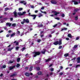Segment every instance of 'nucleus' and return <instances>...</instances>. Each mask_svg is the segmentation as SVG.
Segmentation results:
<instances>
[{
	"label": "nucleus",
	"mask_w": 80,
	"mask_h": 80,
	"mask_svg": "<svg viewBox=\"0 0 80 80\" xmlns=\"http://www.w3.org/2000/svg\"><path fill=\"white\" fill-rule=\"evenodd\" d=\"M62 39H60L59 40V42H58V41H56V42H55L53 44L54 45H57L58 44L59 45H61V44H62Z\"/></svg>",
	"instance_id": "nucleus-1"
},
{
	"label": "nucleus",
	"mask_w": 80,
	"mask_h": 80,
	"mask_svg": "<svg viewBox=\"0 0 80 80\" xmlns=\"http://www.w3.org/2000/svg\"><path fill=\"white\" fill-rule=\"evenodd\" d=\"M33 53H34V54L33 56V57H36L37 56L40 55V52L38 51L34 52H33Z\"/></svg>",
	"instance_id": "nucleus-2"
},
{
	"label": "nucleus",
	"mask_w": 80,
	"mask_h": 80,
	"mask_svg": "<svg viewBox=\"0 0 80 80\" xmlns=\"http://www.w3.org/2000/svg\"><path fill=\"white\" fill-rule=\"evenodd\" d=\"M25 13H26V12H22V13L21 12H18V15H19V16H22V15H25Z\"/></svg>",
	"instance_id": "nucleus-3"
},
{
	"label": "nucleus",
	"mask_w": 80,
	"mask_h": 80,
	"mask_svg": "<svg viewBox=\"0 0 80 80\" xmlns=\"http://www.w3.org/2000/svg\"><path fill=\"white\" fill-rule=\"evenodd\" d=\"M23 21L25 22V23H29L30 21H29V20L28 19H23Z\"/></svg>",
	"instance_id": "nucleus-4"
},
{
	"label": "nucleus",
	"mask_w": 80,
	"mask_h": 80,
	"mask_svg": "<svg viewBox=\"0 0 80 80\" xmlns=\"http://www.w3.org/2000/svg\"><path fill=\"white\" fill-rule=\"evenodd\" d=\"M52 13H54V15H55V16H57V15H58V14H60V13L59 12H57V11H52Z\"/></svg>",
	"instance_id": "nucleus-5"
},
{
	"label": "nucleus",
	"mask_w": 80,
	"mask_h": 80,
	"mask_svg": "<svg viewBox=\"0 0 80 80\" xmlns=\"http://www.w3.org/2000/svg\"><path fill=\"white\" fill-rule=\"evenodd\" d=\"M16 66H13L12 67L10 66L9 67V70H13V68H15Z\"/></svg>",
	"instance_id": "nucleus-6"
},
{
	"label": "nucleus",
	"mask_w": 80,
	"mask_h": 80,
	"mask_svg": "<svg viewBox=\"0 0 80 80\" xmlns=\"http://www.w3.org/2000/svg\"><path fill=\"white\" fill-rule=\"evenodd\" d=\"M37 16V15L35 14L31 15V17H33V20H35V18H36Z\"/></svg>",
	"instance_id": "nucleus-7"
},
{
	"label": "nucleus",
	"mask_w": 80,
	"mask_h": 80,
	"mask_svg": "<svg viewBox=\"0 0 80 80\" xmlns=\"http://www.w3.org/2000/svg\"><path fill=\"white\" fill-rule=\"evenodd\" d=\"M51 2L52 3V4H57V2L54 0H52Z\"/></svg>",
	"instance_id": "nucleus-8"
},
{
	"label": "nucleus",
	"mask_w": 80,
	"mask_h": 80,
	"mask_svg": "<svg viewBox=\"0 0 80 80\" xmlns=\"http://www.w3.org/2000/svg\"><path fill=\"white\" fill-rule=\"evenodd\" d=\"M13 14L14 16L15 17H17V12H16V11H15L13 12Z\"/></svg>",
	"instance_id": "nucleus-9"
},
{
	"label": "nucleus",
	"mask_w": 80,
	"mask_h": 80,
	"mask_svg": "<svg viewBox=\"0 0 80 80\" xmlns=\"http://www.w3.org/2000/svg\"><path fill=\"white\" fill-rule=\"evenodd\" d=\"M72 2H74V5H78V2L75 1V0H72Z\"/></svg>",
	"instance_id": "nucleus-10"
},
{
	"label": "nucleus",
	"mask_w": 80,
	"mask_h": 80,
	"mask_svg": "<svg viewBox=\"0 0 80 80\" xmlns=\"http://www.w3.org/2000/svg\"><path fill=\"white\" fill-rule=\"evenodd\" d=\"M25 75L26 77H30V73L28 72H26Z\"/></svg>",
	"instance_id": "nucleus-11"
},
{
	"label": "nucleus",
	"mask_w": 80,
	"mask_h": 80,
	"mask_svg": "<svg viewBox=\"0 0 80 80\" xmlns=\"http://www.w3.org/2000/svg\"><path fill=\"white\" fill-rule=\"evenodd\" d=\"M17 75V74L14 73L13 74L11 75L10 76V77H15Z\"/></svg>",
	"instance_id": "nucleus-12"
},
{
	"label": "nucleus",
	"mask_w": 80,
	"mask_h": 80,
	"mask_svg": "<svg viewBox=\"0 0 80 80\" xmlns=\"http://www.w3.org/2000/svg\"><path fill=\"white\" fill-rule=\"evenodd\" d=\"M51 58H49L48 59L45 60L46 62H50V61H51Z\"/></svg>",
	"instance_id": "nucleus-13"
},
{
	"label": "nucleus",
	"mask_w": 80,
	"mask_h": 80,
	"mask_svg": "<svg viewBox=\"0 0 80 80\" xmlns=\"http://www.w3.org/2000/svg\"><path fill=\"white\" fill-rule=\"evenodd\" d=\"M68 37H69V38H72V34L70 33L68 34Z\"/></svg>",
	"instance_id": "nucleus-14"
},
{
	"label": "nucleus",
	"mask_w": 80,
	"mask_h": 80,
	"mask_svg": "<svg viewBox=\"0 0 80 80\" xmlns=\"http://www.w3.org/2000/svg\"><path fill=\"white\" fill-rule=\"evenodd\" d=\"M15 34H16V33H15V32H14L12 34H11L10 37H13V36H14V35H15Z\"/></svg>",
	"instance_id": "nucleus-15"
},
{
	"label": "nucleus",
	"mask_w": 80,
	"mask_h": 80,
	"mask_svg": "<svg viewBox=\"0 0 80 80\" xmlns=\"http://www.w3.org/2000/svg\"><path fill=\"white\" fill-rule=\"evenodd\" d=\"M11 25L12 24L10 23V22H7L6 23V25H8V26H9V27H10Z\"/></svg>",
	"instance_id": "nucleus-16"
},
{
	"label": "nucleus",
	"mask_w": 80,
	"mask_h": 80,
	"mask_svg": "<svg viewBox=\"0 0 80 80\" xmlns=\"http://www.w3.org/2000/svg\"><path fill=\"white\" fill-rule=\"evenodd\" d=\"M69 55V54L68 53H65L64 55V57H68Z\"/></svg>",
	"instance_id": "nucleus-17"
},
{
	"label": "nucleus",
	"mask_w": 80,
	"mask_h": 80,
	"mask_svg": "<svg viewBox=\"0 0 80 80\" xmlns=\"http://www.w3.org/2000/svg\"><path fill=\"white\" fill-rule=\"evenodd\" d=\"M38 27H39V28L40 27H43V25L42 24H39L38 25Z\"/></svg>",
	"instance_id": "nucleus-18"
},
{
	"label": "nucleus",
	"mask_w": 80,
	"mask_h": 80,
	"mask_svg": "<svg viewBox=\"0 0 80 80\" xmlns=\"http://www.w3.org/2000/svg\"><path fill=\"white\" fill-rule=\"evenodd\" d=\"M42 72L41 71H39L38 73V75H42Z\"/></svg>",
	"instance_id": "nucleus-19"
},
{
	"label": "nucleus",
	"mask_w": 80,
	"mask_h": 80,
	"mask_svg": "<svg viewBox=\"0 0 80 80\" xmlns=\"http://www.w3.org/2000/svg\"><path fill=\"white\" fill-rule=\"evenodd\" d=\"M32 69H33V67L31 66L29 68V71L31 72V71L32 70Z\"/></svg>",
	"instance_id": "nucleus-20"
},
{
	"label": "nucleus",
	"mask_w": 80,
	"mask_h": 80,
	"mask_svg": "<svg viewBox=\"0 0 80 80\" xmlns=\"http://www.w3.org/2000/svg\"><path fill=\"white\" fill-rule=\"evenodd\" d=\"M67 30V28H64L61 30V31H62L63 30Z\"/></svg>",
	"instance_id": "nucleus-21"
},
{
	"label": "nucleus",
	"mask_w": 80,
	"mask_h": 80,
	"mask_svg": "<svg viewBox=\"0 0 80 80\" xmlns=\"http://www.w3.org/2000/svg\"><path fill=\"white\" fill-rule=\"evenodd\" d=\"M16 23H13L12 24V27H16Z\"/></svg>",
	"instance_id": "nucleus-22"
},
{
	"label": "nucleus",
	"mask_w": 80,
	"mask_h": 80,
	"mask_svg": "<svg viewBox=\"0 0 80 80\" xmlns=\"http://www.w3.org/2000/svg\"><path fill=\"white\" fill-rule=\"evenodd\" d=\"M36 68L37 70H40V68L39 67H36Z\"/></svg>",
	"instance_id": "nucleus-23"
},
{
	"label": "nucleus",
	"mask_w": 80,
	"mask_h": 80,
	"mask_svg": "<svg viewBox=\"0 0 80 80\" xmlns=\"http://www.w3.org/2000/svg\"><path fill=\"white\" fill-rule=\"evenodd\" d=\"M26 49V48L25 47H23L21 49V50L22 52H23Z\"/></svg>",
	"instance_id": "nucleus-24"
},
{
	"label": "nucleus",
	"mask_w": 80,
	"mask_h": 80,
	"mask_svg": "<svg viewBox=\"0 0 80 80\" xmlns=\"http://www.w3.org/2000/svg\"><path fill=\"white\" fill-rule=\"evenodd\" d=\"M12 49H13V48H8V51H12Z\"/></svg>",
	"instance_id": "nucleus-25"
},
{
	"label": "nucleus",
	"mask_w": 80,
	"mask_h": 80,
	"mask_svg": "<svg viewBox=\"0 0 80 80\" xmlns=\"http://www.w3.org/2000/svg\"><path fill=\"white\" fill-rule=\"evenodd\" d=\"M78 10H79L78 9H75L74 10V12H77L78 11Z\"/></svg>",
	"instance_id": "nucleus-26"
},
{
	"label": "nucleus",
	"mask_w": 80,
	"mask_h": 80,
	"mask_svg": "<svg viewBox=\"0 0 80 80\" xmlns=\"http://www.w3.org/2000/svg\"><path fill=\"white\" fill-rule=\"evenodd\" d=\"M20 60V58H18L17 59V62H19Z\"/></svg>",
	"instance_id": "nucleus-27"
},
{
	"label": "nucleus",
	"mask_w": 80,
	"mask_h": 80,
	"mask_svg": "<svg viewBox=\"0 0 80 80\" xmlns=\"http://www.w3.org/2000/svg\"><path fill=\"white\" fill-rule=\"evenodd\" d=\"M20 64H17L16 65V67L17 68H18V67H20Z\"/></svg>",
	"instance_id": "nucleus-28"
},
{
	"label": "nucleus",
	"mask_w": 80,
	"mask_h": 80,
	"mask_svg": "<svg viewBox=\"0 0 80 80\" xmlns=\"http://www.w3.org/2000/svg\"><path fill=\"white\" fill-rule=\"evenodd\" d=\"M77 47H78V45H75L74 46V48H76Z\"/></svg>",
	"instance_id": "nucleus-29"
},
{
	"label": "nucleus",
	"mask_w": 80,
	"mask_h": 80,
	"mask_svg": "<svg viewBox=\"0 0 80 80\" xmlns=\"http://www.w3.org/2000/svg\"><path fill=\"white\" fill-rule=\"evenodd\" d=\"M19 48H20V47H17L16 48V50H19Z\"/></svg>",
	"instance_id": "nucleus-30"
},
{
	"label": "nucleus",
	"mask_w": 80,
	"mask_h": 80,
	"mask_svg": "<svg viewBox=\"0 0 80 80\" xmlns=\"http://www.w3.org/2000/svg\"><path fill=\"white\" fill-rule=\"evenodd\" d=\"M38 16V17H39V18L41 17H42V16H43V15H42L41 13H40V14Z\"/></svg>",
	"instance_id": "nucleus-31"
},
{
	"label": "nucleus",
	"mask_w": 80,
	"mask_h": 80,
	"mask_svg": "<svg viewBox=\"0 0 80 80\" xmlns=\"http://www.w3.org/2000/svg\"><path fill=\"white\" fill-rule=\"evenodd\" d=\"M78 19V16H76L75 18V20H77Z\"/></svg>",
	"instance_id": "nucleus-32"
},
{
	"label": "nucleus",
	"mask_w": 80,
	"mask_h": 80,
	"mask_svg": "<svg viewBox=\"0 0 80 80\" xmlns=\"http://www.w3.org/2000/svg\"><path fill=\"white\" fill-rule=\"evenodd\" d=\"M7 66L6 65H4L2 66V68H5Z\"/></svg>",
	"instance_id": "nucleus-33"
},
{
	"label": "nucleus",
	"mask_w": 80,
	"mask_h": 80,
	"mask_svg": "<svg viewBox=\"0 0 80 80\" xmlns=\"http://www.w3.org/2000/svg\"><path fill=\"white\" fill-rule=\"evenodd\" d=\"M40 12H41L42 13H45V14H47V12H43L42 11V10H41V11H40Z\"/></svg>",
	"instance_id": "nucleus-34"
},
{
	"label": "nucleus",
	"mask_w": 80,
	"mask_h": 80,
	"mask_svg": "<svg viewBox=\"0 0 80 80\" xmlns=\"http://www.w3.org/2000/svg\"><path fill=\"white\" fill-rule=\"evenodd\" d=\"M80 67V65L78 64L76 66V68H78V67Z\"/></svg>",
	"instance_id": "nucleus-35"
},
{
	"label": "nucleus",
	"mask_w": 80,
	"mask_h": 80,
	"mask_svg": "<svg viewBox=\"0 0 80 80\" xmlns=\"http://www.w3.org/2000/svg\"><path fill=\"white\" fill-rule=\"evenodd\" d=\"M57 24V25H58V26H60V25H61V23H60V22H58Z\"/></svg>",
	"instance_id": "nucleus-36"
},
{
	"label": "nucleus",
	"mask_w": 80,
	"mask_h": 80,
	"mask_svg": "<svg viewBox=\"0 0 80 80\" xmlns=\"http://www.w3.org/2000/svg\"><path fill=\"white\" fill-rule=\"evenodd\" d=\"M9 10V8H5V11H7V10Z\"/></svg>",
	"instance_id": "nucleus-37"
},
{
	"label": "nucleus",
	"mask_w": 80,
	"mask_h": 80,
	"mask_svg": "<svg viewBox=\"0 0 80 80\" xmlns=\"http://www.w3.org/2000/svg\"><path fill=\"white\" fill-rule=\"evenodd\" d=\"M23 10V8H19V11H22Z\"/></svg>",
	"instance_id": "nucleus-38"
},
{
	"label": "nucleus",
	"mask_w": 80,
	"mask_h": 80,
	"mask_svg": "<svg viewBox=\"0 0 80 80\" xmlns=\"http://www.w3.org/2000/svg\"><path fill=\"white\" fill-rule=\"evenodd\" d=\"M55 31L54 30L52 31H51V34H53V33H55Z\"/></svg>",
	"instance_id": "nucleus-39"
},
{
	"label": "nucleus",
	"mask_w": 80,
	"mask_h": 80,
	"mask_svg": "<svg viewBox=\"0 0 80 80\" xmlns=\"http://www.w3.org/2000/svg\"><path fill=\"white\" fill-rule=\"evenodd\" d=\"M37 42H41V39H38L37 40Z\"/></svg>",
	"instance_id": "nucleus-40"
},
{
	"label": "nucleus",
	"mask_w": 80,
	"mask_h": 80,
	"mask_svg": "<svg viewBox=\"0 0 80 80\" xmlns=\"http://www.w3.org/2000/svg\"><path fill=\"white\" fill-rule=\"evenodd\" d=\"M28 67H25V70H28Z\"/></svg>",
	"instance_id": "nucleus-41"
},
{
	"label": "nucleus",
	"mask_w": 80,
	"mask_h": 80,
	"mask_svg": "<svg viewBox=\"0 0 80 80\" xmlns=\"http://www.w3.org/2000/svg\"><path fill=\"white\" fill-rule=\"evenodd\" d=\"M62 48V46H60L58 48V49H61V48Z\"/></svg>",
	"instance_id": "nucleus-42"
},
{
	"label": "nucleus",
	"mask_w": 80,
	"mask_h": 80,
	"mask_svg": "<svg viewBox=\"0 0 80 80\" xmlns=\"http://www.w3.org/2000/svg\"><path fill=\"white\" fill-rule=\"evenodd\" d=\"M25 23L24 21H22L21 22V24H22V25L24 23Z\"/></svg>",
	"instance_id": "nucleus-43"
},
{
	"label": "nucleus",
	"mask_w": 80,
	"mask_h": 80,
	"mask_svg": "<svg viewBox=\"0 0 80 80\" xmlns=\"http://www.w3.org/2000/svg\"><path fill=\"white\" fill-rule=\"evenodd\" d=\"M61 16L62 17H65V14H62L61 15Z\"/></svg>",
	"instance_id": "nucleus-44"
},
{
	"label": "nucleus",
	"mask_w": 80,
	"mask_h": 80,
	"mask_svg": "<svg viewBox=\"0 0 80 80\" xmlns=\"http://www.w3.org/2000/svg\"><path fill=\"white\" fill-rule=\"evenodd\" d=\"M63 74V73L62 72H60L59 73L60 75H62Z\"/></svg>",
	"instance_id": "nucleus-45"
},
{
	"label": "nucleus",
	"mask_w": 80,
	"mask_h": 80,
	"mask_svg": "<svg viewBox=\"0 0 80 80\" xmlns=\"http://www.w3.org/2000/svg\"><path fill=\"white\" fill-rule=\"evenodd\" d=\"M24 2H25V1H21L20 2V3H24Z\"/></svg>",
	"instance_id": "nucleus-46"
},
{
	"label": "nucleus",
	"mask_w": 80,
	"mask_h": 80,
	"mask_svg": "<svg viewBox=\"0 0 80 80\" xmlns=\"http://www.w3.org/2000/svg\"><path fill=\"white\" fill-rule=\"evenodd\" d=\"M10 37V34H8L6 35V37Z\"/></svg>",
	"instance_id": "nucleus-47"
},
{
	"label": "nucleus",
	"mask_w": 80,
	"mask_h": 80,
	"mask_svg": "<svg viewBox=\"0 0 80 80\" xmlns=\"http://www.w3.org/2000/svg\"><path fill=\"white\" fill-rule=\"evenodd\" d=\"M55 19H56L58 20H60V18H55Z\"/></svg>",
	"instance_id": "nucleus-48"
},
{
	"label": "nucleus",
	"mask_w": 80,
	"mask_h": 80,
	"mask_svg": "<svg viewBox=\"0 0 80 80\" xmlns=\"http://www.w3.org/2000/svg\"><path fill=\"white\" fill-rule=\"evenodd\" d=\"M57 26V24H56L55 25H54V26H53V27H56Z\"/></svg>",
	"instance_id": "nucleus-49"
},
{
	"label": "nucleus",
	"mask_w": 80,
	"mask_h": 80,
	"mask_svg": "<svg viewBox=\"0 0 80 80\" xmlns=\"http://www.w3.org/2000/svg\"><path fill=\"white\" fill-rule=\"evenodd\" d=\"M76 59V58L74 57L73 59H72L71 60H75Z\"/></svg>",
	"instance_id": "nucleus-50"
},
{
	"label": "nucleus",
	"mask_w": 80,
	"mask_h": 80,
	"mask_svg": "<svg viewBox=\"0 0 80 80\" xmlns=\"http://www.w3.org/2000/svg\"><path fill=\"white\" fill-rule=\"evenodd\" d=\"M44 33V31H42L41 32H40V34H42V33Z\"/></svg>",
	"instance_id": "nucleus-51"
},
{
	"label": "nucleus",
	"mask_w": 80,
	"mask_h": 80,
	"mask_svg": "<svg viewBox=\"0 0 80 80\" xmlns=\"http://www.w3.org/2000/svg\"><path fill=\"white\" fill-rule=\"evenodd\" d=\"M77 63H80V60H77Z\"/></svg>",
	"instance_id": "nucleus-52"
},
{
	"label": "nucleus",
	"mask_w": 80,
	"mask_h": 80,
	"mask_svg": "<svg viewBox=\"0 0 80 80\" xmlns=\"http://www.w3.org/2000/svg\"><path fill=\"white\" fill-rule=\"evenodd\" d=\"M17 34H20V31H18L17 32Z\"/></svg>",
	"instance_id": "nucleus-53"
},
{
	"label": "nucleus",
	"mask_w": 80,
	"mask_h": 80,
	"mask_svg": "<svg viewBox=\"0 0 80 80\" xmlns=\"http://www.w3.org/2000/svg\"><path fill=\"white\" fill-rule=\"evenodd\" d=\"M50 70L51 71V72H52V71H53L54 70V69H53V68H52L50 69Z\"/></svg>",
	"instance_id": "nucleus-54"
},
{
	"label": "nucleus",
	"mask_w": 80,
	"mask_h": 80,
	"mask_svg": "<svg viewBox=\"0 0 80 80\" xmlns=\"http://www.w3.org/2000/svg\"><path fill=\"white\" fill-rule=\"evenodd\" d=\"M42 54H45V51H42Z\"/></svg>",
	"instance_id": "nucleus-55"
},
{
	"label": "nucleus",
	"mask_w": 80,
	"mask_h": 80,
	"mask_svg": "<svg viewBox=\"0 0 80 80\" xmlns=\"http://www.w3.org/2000/svg\"><path fill=\"white\" fill-rule=\"evenodd\" d=\"M3 19L4 20H7V19H8V18H4Z\"/></svg>",
	"instance_id": "nucleus-56"
},
{
	"label": "nucleus",
	"mask_w": 80,
	"mask_h": 80,
	"mask_svg": "<svg viewBox=\"0 0 80 80\" xmlns=\"http://www.w3.org/2000/svg\"><path fill=\"white\" fill-rule=\"evenodd\" d=\"M9 63H13V61H9Z\"/></svg>",
	"instance_id": "nucleus-57"
},
{
	"label": "nucleus",
	"mask_w": 80,
	"mask_h": 80,
	"mask_svg": "<svg viewBox=\"0 0 80 80\" xmlns=\"http://www.w3.org/2000/svg\"><path fill=\"white\" fill-rule=\"evenodd\" d=\"M19 44V42H17L16 43V45H18V44Z\"/></svg>",
	"instance_id": "nucleus-58"
},
{
	"label": "nucleus",
	"mask_w": 80,
	"mask_h": 80,
	"mask_svg": "<svg viewBox=\"0 0 80 80\" xmlns=\"http://www.w3.org/2000/svg\"><path fill=\"white\" fill-rule=\"evenodd\" d=\"M3 73H1V75H0V77H3Z\"/></svg>",
	"instance_id": "nucleus-59"
},
{
	"label": "nucleus",
	"mask_w": 80,
	"mask_h": 80,
	"mask_svg": "<svg viewBox=\"0 0 80 80\" xmlns=\"http://www.w3.org/2000/svg\"><path fill=\"white\" fill-rule=\"evenodd\" d=\"M28 15H29V16H31V15H31V13H30V12H29L28 13Z\"/></svg>",
	"instance_id": "nucleus-60"
},
{
	"label": "nucleus",
	"mask_w": 80,
	"mask_h": 80,
	"mask_svg": "<svg viewBox=\"0 0 80 80\" xmlns=\"http://www.w3.org/2000/svg\"><path fill=\"white\" fill-rule=\"evenodd\" d=\"M44 8H45V7H42L41 8V10H44Z\"/></svg>",
	"instance_id": "nucleus-61"
},
{
	"label": "nucleus",
	"mask_w": 80,
	"mask_h": 80,
	"mask_svg": "<svg viewBox=\"0 0 80 80\" xmlns=\"http://www.w3.org/2000/svg\"><path fill=\"white\" fill-rule=\"evenodd\" d=\"M77 60H80V57H79L77 58Z\"/></svg>",
	"instance_id": "nucleus-62"
},
{
	"label": "nucleus",
	"mask_w": 80,
	"mask_h": 80,
	"mask_svg": "<svg viewBox=\"0 0 80 80\" xmlns=\"http://www.w3.org/2000/svg\"><path fill=\"white\" fill-rule=\"evenodd\" d=\"M12 30H9L8 31V33H11L12 32Z\"/></svg>",
	"instance_id": "nucleus-63"
},
{
	"label": "nucleus",
	"mask_w": 80,
	"mask_h": 80,
	"mask_svg": "<svg viewBox=\"0 0 80 80\" xmlns=\"http://www.w3.org/2000/svg\"><path fill=\"white\" fill-rule=\"evenodd\" d=\"M66 39L67 40H69V38H66Z\"/></svg>",
	"instance_id": "nucleus-64"
}]
</instances>
